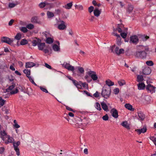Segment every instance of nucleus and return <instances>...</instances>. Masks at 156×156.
Segmentation results:
<instances>
[{"mask_svg": "<svg viewBox=\"0 0 156 156\" xmlns=\"http://www.w3.org/2000/svg\"><path fill=\"white\" fill-rule=\"evenodd\" d=\"M111 90L110 87L104 85L102 89L101 92L102 96L106 99L109 98L111 95Z\"/></svg>", "mask_w": 156, "mask_h": 156, "instance_id": "nucleus-1", "label": "nucleus"}, {"mask_svg": "<svg viewBox=\"0 0 156 156\" xmlns=\"http://www.w3.org/2000/svg\"><path fill=\"white\" fill-rule=\"evenodd\" d=\"M147 53L145 51H136L135 54V56L139 58L144 59L146 58Z\"/></svg>", "mask_w": 156, "mask_h": 156, "instance_id": "nucleus-2", "label": "nucleus"}, {"mask_svg": "<svg viewBox=\"0 0 156 156\" xmlns=\"http://www.w3.org/2000/svg\"><path fill=\"white\" fill-rule=\"evenodd\" d=\"M15 84L13 83L12 85L9 86L8 88L6 89V91L7 92H9V91L11 90L10 92V94L11 95L17 93L18 92V90L17 88H16L15 90H12L15 87Z\"/></svg>", "mask_w": 156, "mask_h": 156, "instance_id": "nucleus-3", "label": "nucleus"}, {"mask_svg": "<svg viewBox=\"0 0 156 156\" xmlns=\"http://www.w3.org/2000/svg\"><path fill=\"white\" fill-rule=\"evenodd\" d=\"M20 141H18L16 142L15 141L13 142V146L14 148V149L15 151L16 152V154L17 155L19 156L20 155V150L18 147V146L20 144Z\"/></svg>", "mask_w": 156, "mask_h": 156, "instance_id": "nucleus-4", "label": "nucleus"}, {"mask_svg": "<svg viewBox=\"0 0 156 156\" xmlns=\"http://www.w3.org/2000/svg\"><path fill=\"white\" fill-rule=\"evenodd\" d=\"M88 74L91 77L92 80H93L94 81H96L98 79L96 73L94 71H89L88 72Z\"/></svg>", "mask_w": 156, "mask_h": 156, "instance_id": "nucleus-5", "label": "nucleus"}, {"mask_svg": "<svg viewBox=\"0 0 156 156\" xmlns=\"http://www.w3.org/2000/svg\"><path fill=\"white\" fill-rule=\"evenodd\" d=\"M2 42L6 43L9 44H11L13 41V39L9 38V37H4L1 38Z\"/></svg>", "mask_w": 156, "mask_h": 156, "instance_id": "nucleus-6", "label": "nucleus"}, {"mask_svg": "<svg viewBox=\"0 0 156 156\" xmlns=\"http://www.w3.org/2000/svg\"><path fill=\"white\" fill-rule=\"evenodd\" d=\"M139 41V39L137 36L136 35H133L131 36L130 37V43L136 44Z\"/></svg>", "mask_w": 156, "mask_h": 156, "instance_id": "nucleus-7", "label": "nucleus"}, {"mask_svg": "<svg viewBox=\"0 0 156 156\" xmlns=\"http://www.w3.org/2000/svg\"><path fill=\"white\" fill-rule=\"evenodd\" d=\"M112 116L115 118H117L118 117V113L117 110L115 108H113L111 110Z\"/></svg>", "mask_w": 156, "mask_h": 156, "instance_id": "nucleus-8", "label": "nucleus"}, {"mask_svg": "<svg viewBox=\"0 0 156 156\" xmlns=\"http://www.w3.org/2000/svg\"><path fill=\"white\" fill-rule=\"evenodd\" d=\"M0 134L1 135L0 137L3 141L6 140L7 136H8L7 135L6 132L4 130L0 131Z\"/></svg>", "mask_w": 156, "mask_h": 156, "instance_id": "nucleus-9", "label": "nucleus"}, {"mask_svg": "<svg viewBox=\"0 0 156 156\" xmlns=\"http://www.w3.org/2000/svg\"><path fill=\"white\" fill-rule=\"evenodd\" d=\"M124 50L123 49L121 48L119 50V48L117 47H115L114 52L117 55H119L121 54L124 53Z\"/></svg>", "mask_w": 156, "mask_h": 156, "instance_id": "nucleus-10", "label": "nucleus"}, {"mask_svg": "<svg viewBox=\"0 0 156 156\" xmlns=\"http://www.w3.org/2000/svg\"><path fill=\"white\" fill-rule=\"evenodd\" d=\"M155 87L151 84H148L146 86V89L148 91L153 93L155 92Z\"/></svg>", "mask_w": 156, "mask_h": 156, "instance_id": "nucleus-11", "label": "nucleus"}, {"mask_svg": "<svg viewBox=\"0 0 156 156\" xmlns=\"http://www.w3.org/2000/svg\"><path fill=\"white\" fill-rule=\"evenodd\" d=\"M138 118L139 120L143 121L144 120L145 118V115L144 114L141 112H137Z\"/></svg>", "mask_w": 156, "mask_h": 156, "instance_id": "nucleus-12", "label": "nucleus"}, {"mask_svg": "<svg viewBox=\"0 0 156 156\" xmlns=\"http://www.w3.org/2000/svg\"><path fill=\"white\" fill-rule=\"evenodd\" d=\"M31 22L33 23L41 24V22L39 20L38 17L36 16H34L32 17L31 19Z\"/></svg>", "mask_w": 156, "mask_h": 156, "instance_id": "nucleus-13", "label": "nucleus"}, {"mask_svg": "<svg viewBox=\"0 0 156 156\" xmlns=\"http://www.w3.org/2000/svg\"><path fill=\"white\" fill-rule=\"evenodd\" d=\"M41 42V40L39 38H35L34 39V40L32 42L33 44V46H35L38 44L39 43Z\"/></svg>", "mask_w": 156, "mask_h": 156, "instance_id": "nucleus-14", "label": "nucleus"}, {"mask_svg": "<svg viewBox=\"0 0 156 156\" xmlns=\"http://www.w3.org/2000/svg\"><path fill=\"white\" fill-rule=\"evenodd\" d=\"M151 70L149 67L145 68L143 70V73L144 75H149L151 73Z\"/></svg>", "mask_w": 156, "mask_h": 156, "instance_id": "nucleus-15", "label": "nucleus"}, {"mask_svg": "<svg viewBox=\"0 0 156 156\" xmlns=\"http://www.w3.org/2000/svg\"><path fill=\"white\" fill-rule=\"evenodd\" d=\"M61 23L58 26V28L61 30H64L66 28V26L65 25V22L62 20L61 21Z\"/></svg>", "mask_w": 156, "mask_h": 156, "instance_id": "nucleus-16", "label": "nucleus"}, {"mask_svg": "<svg viewBox=\"0 0 156 156\" xmlns=\"http://www.w3.org/2000/svg\"><path fill=\"white\" fill-rule=\"evenodd\" d=\"M138 47V49L140 51H145L146 52L149 51V48L143 45H140Z\"/></svg>", "mask_w": 156, "mask_h": 156, "instance_id": "nucleus-17", "label": "nucleus"}, {"mask_svg": "<svg viewBox=\"0 0 156 156\" xmlns=\"http://www.w3.org/2000/svg\"><path fill=\"white\" fill-rule=\"evenodd\" d=\"M8 140L7 141L5 142V144H8L9 143H12L14 142V139L12 137H11L9 135H8L7 137Z\"/></svg>", "mask_w": 156, "mask_h": 156, "instance_id": "nucleus-18", "label": "nucleus"}, {"mask_svg": "<svg viewBox=\"0 0 156 156\" xmlns=\"http://www.w3.org/2000/svg\"><path fill=\"white\" fill-rule=\"evenodd\" d=\"M135 130L139 133V134H140L141 133H144L146 132L147 131V128L146 126H144L141 129H137Z\"/></svg>", "mask_w": 156, "mask_h": 156, "instance_id": "nucleus-19", "label": "nucleus"}, {"mask_svg": "<svg viewBox=\"0 0 156 156\" xmlns=\"http://www.w3.org/2000/svg\"><path fill=\"white\" fill-rule=\"evenodd\" d=\"M138 89L139 90H142L144 89L145 85L143 83H140L137 85Z\"/></svg>", "mask_w": 156, "mask_h": 156, "instance_id": "nucleus-20", "label": "nucleus"}, {"mask_svg": "<svg viewBox=\"0 0 156 156\" xmlns=\"http://www.w3.org/2000/svg\"><path fill=\"white\" fill-rule=\"evenodd\" d=\"M101 104L102 109L106 112L108 111V107L104 101L101 102Z\"/></svg>", "mask_w": 156, "mask_h": 156, "instance_id": "nucleus-21", "label": "nucleus"}, {"mask_svg": "<svg viewBox=\"0 0 156 156\" xmlns=\"http://www.w3.org/2000/svg\"><path fill=\"white\" fill-rule=\"evenodd\" d=\"M73 83L77 88L80 89H82V86L80 85L79 82H78L76 80H73Z\"/></svg>", "mask_w": 156, "mask_h": 156, "instance_id": "nucleus-22", "label": "nucleus"}, {"mask_svg": "<svg viewBox=\"0 0 156 156\" xmlns=\"http://www.w3.org/2000/svg\"><path fill=\"white\" fill-rule=\"evenodd\" d=\"M55 6V3H46V8L50 9Z\"/></svg>", "mask_w": 156, "mask_h": 156, "instance_id": "nucleus-23", "label": "nucleus"}, {"mask_svg": "<svg viewBox=\"0 0 156 156\" xmlns=\"http://www.w3.org/2000/svg\"><path fill=\"white\" fill-rule=\"evenodd\" d=\"M101 13V11L98 10V8H96L94 10V15L96 16H98Z\"/></svg>", "mask_w": 156, "mask_h": 156, "instance_id": "nucleus-24", "label": "nucleus"}, {"mask_svg": "<svg viewBox=\"0 0 156 156\" xmlns=\"http://www.w3.org/2000/svg\"><path fill=\"white\" fill-rule=\"evenodd\" d=\"M37 46L39 50L42 51L45 46V43H41V42L38 44Z\"/></svg>", "mask_w": 156, "mask_h": 156, "instance_id": "nucleus-25", "label": "nucleus"}, {"mask_svg": "<svg viewBox=\"0 0 156 156\" xmlns=\"http://www.w3.org/2000/svg\"><path fill=\"white\" fill-rule=\"evenodd\" d=\"M35 65V64L33 62H26L25 65V67L26 68H30Z\"/></svg>", "mask_w": 156, "mask_h": 156, "instance_id": "nucleus-26", "label": "nucleus"}, {"mask_svg": "<svg viewBox=\"0 0 156 156\" xmlns=\"http://www.w3.org/2000/svg\"><path fill=\"white\" fill-rule=\"evenodd\" d=\"M125 107L126 108L132 111H133L134 110V109L133 108L132 105L129 104H125Z\"/></svg>", "mask_w": 156, "mask_h": 156, "instance_id": "nucleus-27", "label": "nucleus"}, {"mask_svg": "<svg viewBox=\"0 0 156 156\" xmlns=\"http://www.w3.org/2000/svg\"><path fill=\"white\" fill-rule=\"evenodd\" d=\"M121 125L123 126L126 128L127 129H130L129 126L128 125V123L126 121H125L122 122Z\"/></svg>", "mask_w": 156, "mask_h": 156, "instance_id": "nucleus-28", "label": "nucleus"}, {"mask_svg": "<svg viewBox=\"0 0 156 156\" xmlns=\"http://www.w3.org/2000/svg\"><path fill=\"white\" fill-rule=\"evenodd\" d=\"M52 48L55 51H60L59 46H58L57 44H54L52 46Z\"/></svg>", "mask_w": 156, "mask_h": 156, "instance_id": "nucleus-29", "label": "nucleus"}, {"mask_svg": "<svg viewBox=\"0 0 156 156\" xmlns=\"http://www.w3.org/2000/svg\"><path fill=\"white\" fill-rule=\"evenodd\" d=\"M143 76L142 75H138L137 76V81L138 82H142L144 80Z\"/></svg>", "mask_w": 156, "mask_h": 156, "instance_id": "nucleus-30", "label": "nucleus"}, {"mask_svg": "<svg viewBox=\"0 0 156 156\" xmlns=\"http://www.w3.org/2000/svg\"><path fill=\"white\" fill-rule=\"evenodd\" d=\"M106 85H105L108 86L109 87L111 86H113L114 85V83L112 82L110 80H108L106 81Z\"/></svg>", "mask_w": 156, "mask_h": 156, "instance_id": "nucleus-31", "label": "nucleus"}, {"mask_svg": "<svg viewBox=\"0 0 156 156\" xmlns=\"http://www.w3.org/2000/svg\"><path fill=\"white\" fill-rule=\"evenodd\" d=\"M47 15L48 18H51L54 16V13L52 12L49 11L47 12Z\"/></svg>", "mask_w": 156, "mask_h": 156, "instance_id": "nucleus-32", "label": "nucleus"}, {"mask_svg": "<svg viewBox=\"0 0 156 156\" xmlns=\"http://www.w3.org/2000/svg\"><path fill=\"white\" fill-rule=\"evenodd\" d=\"M19 89L22 92H23L24 93H27L29 95V93L26 90L25 88L23 86H20L19 87Z\"/></svg>", "mask_w": 156, "mask_h": 156, "instance_id": "nucleus-33", "label": "nucleus"}, {"mask_svg": "<svg viewBox=\"0 0 156 156\" xmlns=\"http://www.w3.org/2000/svg\"><path fill=\"white\" fill-rule=\"evenodd\" d=\"M46 2H42L39 4V6L40 8H43L44 7H46Z\"/></svg>", "mask_w": 156, "mask_h": 156, "instance_id": "nucleus-34", "label": "nucleus"}, {"mask_svg": "<svg viewBox=\"0 0 156 156\" xmlns=\"http://www.w3.org/2000/svg\"><path fill=\"white\" fill-rule=\"evenodd\" d=\"M118 83L120 86H122L126 84V82L123 80H120L118 81Z\"/></svg>", "mask_w": 156, "mask_h": 156, "instance_id": "nucleus-35", "label": "nucleus"}, {"mask_svg": "<svg viewBox=\"0 0 156 156\" xmlns=\"http://www.w3.org/2000/svg\"><path fill=\"white\" fill-rule=\"evenodd\" d=\"M22 37V34L20 33H17L16 36H15V39L19 40H20Z\"/></svg>", "mask_w": 156, "mask_h": 156, "instance_id": "nucleus-36", "label": "nucleus"}, {"mask_svg": "<svg viewBox=\"0 0 156 156\" xmlns=\"http://www.w3.org/2000/svg\"><path fill=\"white\" fill-rule=\"evenodd\" d=\"M53 42V39L51 37H48L46 39V42L49 44H51Z\"/></svg>", "mask_w": 156, "mask_h": 156, "instance_id": "nucleus-37", "label": "nucleus"}, {"mask_svg": "<svg viewBox=\"0 0 156 156\" xmlns=\"http://www.w3.org/2000/svg\"><path fill=\"white\" fill-rule=\"evenodd\" d=\"M72 2L68 3L65 5L64 7L67 9H70L72 7Z\"/></svg>", "mask_w": 156, "mask_h": 156, "instance_id": "nucleus-38", "label": "nucleus"}, {"mask_svg": "<svg viewBox=\"0 0 156 156\" xmlns=\"http://www.w3.org/2000/svg\"><path fill=\"white\" fill-rule=\"evenodd\" d=\"M79 83L80 84V85L81 86H82L84 88H88V84L86 82L83 83L81 81H79Z\"/></svg>", "mask_w": 156, "mask_h": 156, "instance_id": "nucleus-39", "label": "nucleus"}, {"mask_svg": "<svg viewBox=\"0 0 156 156\" xmlns=\"http://www.w3.org/2000/svg\"><path fill=\"white\" fill-rule=\"evenodd\" d=\"M26 27L29 29L32 30L34 28V26L32 24L30 23L27 25Z\"/></svg>", "mask_w": 156, "mask_h": 156, "instance_id": "nucleus-40", "label": "nucleus"}, {"mask_svg": "<svg viewBox=\"0 0 156 156\" xmlns=\"http://www.w3.org/2000/svg\"><path fill=\"white\" fill-rule=\"evenodd\" d=\"M133 7L132 5H129L127 10V12H131L133 9Z\"/></svg>", "mask_w": 156, "mask_h": 156, "instance_id": "nucleus-41", "label": "nucleus"}, {"mask_svg": "<svg viewBox=\"0 0 156 156\" xmlns=\"http://www.w3.org/2000/svg\"><path fill=\"white\" fill-rule=\"evenodd\" d=\"M23 73L25 74L27 77L30 75V70H29L27 69H25L23 70Z\"/></svg>", "mask_w": 156, "mask_h": 156, "instance_id": "nucleus-42", "label": "nucleus"}, {"mask_svg": "<svg viewBox=\"0 0 156 156\" xmlns=\"http://www.w3.org/2000/svg\"><path fill=\"white\" fill-rule=\"evenodd\" d=\"M27 41L25 39H23L20 41V44L21 45H24L27 44Z\"/></svg>", "mask_w": 156, "mask_h": 156, "instance_id": "nucleus-43", "label": "nucleus"}, {"mask_svg": "<svg viewBox=\"0 0 156 156\" xmlns=\"http://www.w3.org/2000/svg\"><path fill=\"white\" fill-rule=\"evenodd\" d=\"M95 107L96 109L99 111H100L101 110L100 104L98 102L96 103V106Z\"/></svg>", "mask_w": 156, "mask_h": 156, "instance_id": "nucleus-44", "label": "nucleus"}, {"mask_svg": "<svg viewBox=\"0 0 156 156\" xmlns=\"http://www.w3.org/2000/svg\"><path fill=\"white\" fill-rule=\"evenodd\" d=\"M146 64L149 66H151L154 65V63L152 61H148L146 62Z\"/></svg>", "mask_w": 156, "mask_h": 156, "instance_id": "nucleus-45", "label": "nucleus"}, {"mask_svg": "<svg viewBox=\"0 0 156 156\" xmlns=\"http://www.w3.org/2000/svg\"><path fill=\"white\" fill-rule=\"evenodd\" d=\"M40 89L42 91L45 92L46 93H48V91L47 89L44 87L40 86L39 87Z\"/></svg>", "mask_w": 156, "mask_h": 156, "instance_id": "nucleus-46", "label": "nucleus"}, {"mask_svg": "<svg viewBox=\"0 0 156 156\" xmlns=\"http://www.w3.org/2000/svg\"><path fill=\"white\" fill-rule=\"evenodd\" d=\"M5 101L2 99V97H0V105L1 106H3L5 104Z\"/></svg>", "mask_w": 156, "mask_h": 156, "instance_id": "nucleus-47", "label": "nucleus"}, {"mask_svg": "<svg viewBox=\"0 0 156 156\" xmlns=\"http://www.w3.org/2000/svg\"><path fill=\"white\" fill-rule=\"evenodd\" d=\"M78 69L80 73L81 74H83L84 73V71L83 68L82 67H78Z\"/></svg>", "mask_w": 156, "mask_h": 156, "instance_id": "nucleus-48", "label": "nucleus"}, {"mask_svg": "<svg viewBox=\"0 0 156 156\" xmlns=\"http://www.w3.org/2000/svg\"><path fill=\"white\" fill-rule=\"evenodd\" d=\"M27 28L26 27H22L20 28V30L23 33H26L28 31Z\"/></svg>", "mask_w": 156, "mask_h": 156, "instance_id": "nucleus-49", "label": "nucleus"}, {"mask_svg": "<svg viewBox=\"0 0 156 156\" xmlns=\"http://www.w3.org/2000/svg\"><path fill=\"white\" fill-rule=\"evenodd\" d=\"M121 38L117 39L116 44L118 45H120L121 44Z\"/></svg>", "mask_w": 156, "mask_h": 156, "instance_id": "nucleus-50", "label": "nucleus"}, {"mask_svg": "<svg viewBox=\"0 0 156 156\" xmlns=\"http://www.w3.org/2000/svg\"><path fill=\"white\" fill-rule=\"evenodd\" d=\"M68 70L69 71H71L73 72L74 70V66H72L70 65L69 67Z\"/></svg>", "mask_w": 156, "mask_h": 156, "instance_id": "nucleus-51", "label": "nucleus"}, {"mask_svg": "<svg viewBox=\"0 0 156 156\" xmlns=\"http://www.w3.org/2000/svg\"><path fill=\"white\" fill-rule=\"evenodd\" d=\"M102 119L105 121H107L108 119V117L107 114H106L103 116Z\"/></svg>", "mask_w": 156, "mask_h": 156, "instance_id": "nucleus-52", "label": "nucleus"}, {"mask_svg": "<svg viewBox=\"0 0 156 156\" xmlns=\"http://www.w3.org/2000/svg\"><path fill=\"white\" fill-rule=\"evenodd\" d=\"M16 4L13 3H9V6L10 8H12L16 6Z\"/></svg>", "mask_w": 156, "mask_h": 156, "instance_id": "nucleus-53", "label": "nucleus"}, {"mask_svg": "<svg viewBox=\"0 0 156 156\" xmlns=\"http://www.w3.org/2000/svg\"><path fill=\"white\" fill-rule=\"evenodd\" d=\"M119 90L118 88H116L114 90V92L115 94H118L119 92Z\"/></svg>", "mask_w": 156, "mask_h": 156, "instance_id": "nucleus-54", "label": "nucleus"}, {"mask_svg": "<svg viewBox=\"0 0 156 156\" xmlns=\"http://www.w3.org/2000/svg\"><path fill=\"white\" fill-rule=\"evenodd\" d=\"M149 38V37L147 36H145L144 35L142 36V39L143 41H146Z\"/></svg>", "mask_w": 156, "mask_h": 156, "instance_id": "nucleus-55", "label": "nucleus"}, {"mask_svg": "<svg viewBox=\"0 0 156 156\" xmlns=\"http://www.w3.org/2000/svg\"><path fill=\"white\" fill-rule=\"evenodd\" d=\"M120 35L123 38H125L126 37L127 34L124 32H122L120 34Z\"/></svg>", "mask_w": 156, "mask_h": 156, "instance_id": "nucleus-56", "label": "nucleus"}, {"mask_svg": "<svg viewBox=\"0 0 156 156\" xmlns=\"http://www.w3.org/2000/svg\"><path fill=\"white\" fill-rule=\"evenodd\" d=\"M89 78V76L88 75H86L85 77V79L87 80V81L88 82H90L92 81V79L89 80L88 78Z\"/></svg>", "mask_w": 156, "mask_h": 156, "instance_id": "nucleus-57", "label": "nucleus"}, {"mask_svg": "<svg viewBox=\"0 0 156 156\" xmlns=\"http://www.w3.org/2000/svg\"><path fill=\"white\" fill-rule=\"evenodd\" d=\"M70 64H69V63H64L63 64V66L64 67V68L67 69L69 68V66H70Z\"/></svg>", "mask_w": 156, "mask_h": 156, "instance_id": "nucleus-58", "label": "nucleus"}, {"mask_svg": "<svg viewBox=\"0 0 156 156\" xmlns=\"http://www.w3.org/2000/svg\"><path fill=\"white\" fill-rule=\"evenodd\" d=\"M94 8L93 6H90L88 8V11L91 13L94 10Z\"/></svg>", "mask_w": 156, "mask_h": 156, "instance_id": "nucleus-59", "label": "nucleus"}, {"mask_svg": "<svg viewBox=\"0 0 156 156\" xmlns=\"http://www.w3.org/2000/svg\"><path fill=\"white\" fill-rule=\"evenodd\" d=\"M44 66L47 68L49 69H52V68L51 67L49 64L47 63H45V65Z\"/></svg>", "mask_w": 156, "mask_h": 156, "instance_id": "nucleus-60", "label": "nucleus"}, {"mask_svg": "<svg viewBox=\"0 0 156 156\" xmlns=\"http://www.w3.org/2000/svg\"><path fill=\"white\" fill-rule=\"evenodd\" d=\"M55 11L57 14H59L61 12V10L59 9H55Z\"/></svg>", "mask_w": 156, "mask_h": 156, "instance_id": "nucleus-61", "label": "nucleus"}, {"mask_svg": "<svg viewBox=\"0 0 156 156\" xmlns=\"http://www.w3.org/2000/svg\"><path fill=\"white\" fill-rule=\"evenodd\" d=\"M150 139L153 141L156 147V138L152 137L151 138H150Z\"/></svg>", "mask_w": 156, "mask_h": 156, "instance_id": "nucleus-62", "label": "nucleus"}, {"mask_svg": "<svg viewBox=\"0 0 156 156\" xmlns=\"http://www.w3.org/2000/svg\"><path fill=\"white\" fill-rule=\"evenodd\" d=\"M95 98H98L99 96V92L96 91L95 93L93 94Z\"/></svg>", "mask_w": 156, "mask_h": 156, "instance_id": "nucleus-63", "label": "nucleus"}, {"mask_svg": "<svg viewBox=\"0 0 156 156\" xmlns=\"http://www.w3.org/2000/svg\"><path fill=\"white\" fill-rule=\"evenodd\" d=\"M5 151V148L3 147L0 148V154H2Z\"/></svg>", "mask_w": 156, "mask_h": 156, "instance_id": "nucleus-64", "label": "nucleus"}]
</instances>
